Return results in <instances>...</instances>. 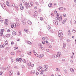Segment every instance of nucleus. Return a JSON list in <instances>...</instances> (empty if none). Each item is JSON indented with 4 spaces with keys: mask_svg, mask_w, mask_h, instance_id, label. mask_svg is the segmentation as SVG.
Masks as SVG:
<instances>
[{
    "mask_svg": "<svg viewBox=\"0 0 76 76\" xmlns=\"http://www.w3.org/2000/svg\"><path fill=\"white\" fill-rule=\"evenodd\" d=\"M61 19H62V17H60V16L58 15V14L57 13L56 14V20H59Z\"/></svg>",
    "mask_w": 76,
    "mask_h": 76,
    "instance_id": "obj_1",
    "label": "nucleus"
},
{
    "mask_svg": "<svg viewBox=\"0 0 76 76\" xmlns=\"http://www.w3.org/2000/svg\"><path fill=\"white\" fill-rule=\"evenodd\" d=\"M14 53L13 52H11V55H14Z\"/></svg>",
    "mask_w": 76,
    "mask_h": 76,
    "instance_id": "obj_38",
    "label": "nucleus"
},
{
    "mask_svg": "<svg viewBox=\"0 0 76 76\" xmlns=\"http://www.w3.org/2000/svg\"><path fill=\"white\" fill-rule=\"evenodd\" d=\"M7 32H10V29H8L7 30Z\"/></svg>",
    "mask_w": 76,
    "mask_h": 76,
    "instance_id": "obj_52",
    "label": "nucleus"
},
{
    "mask_svg": "<svg viewBox=\"0 0 76 76\" xmlns=\"http://www.w3.org/2000/svg\"><path fill=\"white\" fill-rule=\"evenodd\" d=\"M17 49H18V47H15L14 48V50H17Z\"/></svg>",
    "mask_w": 76,
    "mask_h": 76,
    "instance_id": "obj_26",
    "label": "nucleus"
},
{
    "mask_svg": "<svg viewBox=\"0 0 76 76\" xmlns=\"http://www.w3.org/2000/svg\"><path fill=\"white\" fill-rule=\"evenodd\" d=\"M33 4L34 2H30L28 3V5L31 7H32Z\"/></svg>",
    "mask_w": 76,
    "mask_h": 76,
    "instance_id": "obj_2",
    "label": "nucleus"
},
{
    "mask_svg": "<svg viewBox=\"0 0 76 76\" xmlns=\"http://www.w3.org/2000/svg\"><path fill=\"white\" fill-rule=\"evenodd\" d=\"M46 51L47 52H49V51H50V50L48 49H47L46 50Z\"/></svg>",
    "mask_w": 76,
    "mask_h": 76,
    "instance_id": "obj_50",
    "label": "nucleus"
},
{
    "mask_svg": "<svg viewBox=\"0 0 76 76\" xmlns=\"http://www.w3.org/2000/svg\"><path fill=\"white\" fill-rule=\"evenodd\" d=\"M5 25H8V23L7 22H5Z\"/></svg>",
    "mask_w": 76,
    "mask_h": 76,
    "instance_id": "obj_39",
    "label": "nucleus"
},
{
    "mask_svg": "<svg viewBox=\"0 0 76 76\" xmlns=\"http://www.w3.org/2000/svg\"><path fill=\"white\" fill-rule=\"evenodd\" d=\"M12 6L13 7H15V5L13 4H12Z\"/></svg>",
    "mask_w": 76,
    "mask_h": 76,
    "instance_id": "obj_64",
    "label": "nucleus"
},
{
    "mask_svg": "<svg viewBox=\"0 0 76 76\" xmlns=\"http://www.w3.org/2000/svg\"><path fill=\"white\" fill-rule=\"evenodd\" d=\"M5 44L6 45H8V42H7V41L6 40L5 42Z\"/></svg>",
    "mask_w": 76,
    "mask_h": 76,
    "instance_id": "obj_25",
    "label": "nucleus"
},
{
    "mask_svg": "<svg viewBox=\"0 0 76 76\" xmlns=\"http://www.w3.org/2000/svg\"><path fill=\"white\" fill-rule=\"evenodd\" d=\"M54 5L55 6H57V4L56 3H54Z\"/></svg>",
    "mask_w": 76,
    "mask_h": 76,
    "instance_id": "obj_51",
    "label": "nucleus"
},
{
    "mask_svg": "<svg viewBox=\"0 0 76 76\" xmlns=\"http://www.w3.org/2000/svg\"><path fill=\"white\" fill-rule=\"evenodd\" d=\"M0 21L1 23H3V20H1Z\"/></svg>",
    "mask_w": 76,
    "mask_h": 76,
    "instance_id": "obj_56",
    "label": "nucleus"
},
{
    "mask_svg": "<svg viewBox=\"0 0 76 76\" xmlns=\"http://www.w3.org/2000/svg\"><path fill=\"white\" fill-rule=\"evenodd\" d=\"M22 61V58H20L18 59V61L19 62H21Z\"/></svg>",
    "mask_w": 76,
    "mask_h": 76,
    "instance_id": "obj_29",
    "label": "nucleus"
},
{
    "mask_svg": "<svg viewBox=\"0 0 76 76\" xmlns=\"http://www.w3.org/2000/svg\"><path fill=\"white\" fill-rule=\"evenodd\" d=\"M24 31L25 32H26L27 33L28 32V30L27 29H24Z\"/></svg>",
    "mask_w": 76,
    "mask_h": 76,
    "instance_id": "obj_21",
    "label": "nucleus"
},
{
    "mask_svg": "<svg viewBox=\"0 0 76 76\" xmlns=\"http://www.w3.org/2000/svg\"><path fill=\"white\" fill-rule=\"evenodd\" d=\"M37 15H38V12H37V11L35 12L34 15V17H37Z\"/></svg>",
    "mask_w": 76,
    "mask_h": 76,
    "instance_id": "obj_5",
    "label": "nucleus"
},
{
    "mask_svg": "<svg viewBox=\"0 0 76 76\" xmlns=\"http://www.w3.org/2000/svg\"><path fill=\"white\" fill-rule=\"evenodd\" d=\"M27 42L28 44H29L30 45L32 44V43L29 41H27Z\"/></svg>",
    "mask_w": 76,
    "mask_h": 76,
    "instance_id": "obj_22",
    "label": "nucleus"
},
{
    "mask_svg": "<svg viewBox=\"0 0 76 76\" xmlns=\"http://www.w3.org/2000/svg\"><path fill=\"white\" fill-rule=\"evenodd\" d=\"M6 4L8 6H9V3L8 2V1H7L6 2Z\"/></svg>",
    "mask_w": 76,
    "mask_h": 76,
    "instance_id": "obj_31",
    "label": "nucleus"
},
{
    "mask_svg": "<svg viewBox=\"0 0 76 76\" xmlns=\"http://www.w3.org/2000/svg\"><path fill=\"white\" fill-rule=\"evenodd\" d=\"M25 6L26 8H28V3L26 2L25 3Z\"/></svg>",
    "mask_w": 76,
    "mask_h": 76,
    "instance_id": "obj_13",
    "label": "nucleus"
},
{
    "mask_svg": "<svg viewBox=\"0 0 76 76\" xmlns=\"http://www.w3.org/2000/svg\"><path fill=\"white\" fill-rule=\"evenodd\" d=\"M40 20H43V19L42 17H40Z\"/></svg>",
    "mask_w": 76,
    "mask_h": 76,
    "instance_id": "obj_44",
    "label": "nucleus"
},
{
    "mask_svg": "<svg viewBox=\"0 0 76 76\" xmlns=\"http://www.w3.org/2000/svg\"><path fill=\"white\" fill-rule=\"evenodd\" d=\"M22 23L24 25H25L26 24V20L25 19H24L22 21Z\"/></svg>",
    "mask_w": 76,
    "mask_h": 76,
    "instance_id": "obj_3",
    "label": "nucleus"
},
{
    "mask_svg": "<svg viewBox=\"0 0 76 76\" xmlns=\"http://www.w3.org/2000/svg\"><path fill=\"white\" fill-rule=\"evenodd\" d=\"M34 54L37 57H38V54L36 52H35L34 53Z\"/></svg>",
    "mask_w": 76,
    "mask_h": 76,
    "instance_id": "obj_23",
    "label": "nucleus"
},
{
    "mask_svg": "<svg viewBox=\"0 0 76 76\" xmlns=\"http://www.w3.org/2000/svg\"><path fill=\"white\" fill-rule=\"evenodd\" d=\"M53 22L54 23H55L56 25H58V23H57V21L55 20H53Z\"/></svg>",
    "mask_w": 76,
    "mask_h": 76,
    "instance_id": "obj_9",
    "label": "nucleus"
},
{
    "mask_svg": "<svg viewBox=\"0 0 76 76\" xmlns=\"http://www.w3.org/2000/svg\"><path fill=\"white\" fill-rule=\"evenodd\" d=\"M11 45H13V44H14V42H11Z\"/></svg>",
    "mask_w": 76,
    "mask_h": 76,
    "instance_id": "obj_42",
    "label": "nucleus"
},
{
    "mask_svg": "<svg viewBox=\"0 0 76 76\" xmlns=\"http://www.w3.org/2000/svg\"><path fill=\"white\" fill-rule=\"evenodd\" d=\"M24 9V7H20V9L21 10H23Z\"/></svg>",
    "mask_w": 76,
    "mask_h": 76,
    "instance_id": "obj_37",
    "label": "nucleus"
},
{
    "mask_svg": "<svg viewBox=\"0 0 76 76\" xmlns=\"http://www.w3.org/2000/svg\"><path fill=\"white\" fill-rule=\"evenodd\" d=\"M43 57H44V55H43V54H41L39 56V57L40 58H41Z\"/></svg>",
    "mask_w": 76,
    "mask_h": 76,
    "instance_id": "obj_11",
    "label": "nucleus"
},
{
    "mask_svg": "<svg viewBox=\"0 0 76 76\" xmlns=\"http://www.w3.org/2000/svg\"><path fill=\"white\" fill-rule=\"evenodd\" d=\"M31 67H34V64H32L31 65Z\"/></svg>",
    "mask_w": 76,
    "mask_h": 76,
    "instance_id": "obj_60",
    "label": "nucleus"
},
{
    "mask_svg": "<svg viewBox=\"0 0 76 76\" xmlns=\"http://www.w3.org/2000/svg\"><path fill=\"white\" fill-rule=\"evenodd\" d=\"M28 24H29L30 25H31V24H32V22H31L30 20H28Z\"/></svg>",
    "mask_w": 76,
    "mask_h": 76,
    "instance_id": "obj_18",
    "label": "nucleus"
},
{
    "mask_svg": "<svg viewBox=\"0 0 76 76\" xmlns=\"http://www.w3.org/2000/svg\"><path fill=\"white\" fill-rule=\"evenodd\" d=\"M23 61L25 63H26V61L25 60V59H23Z\"/></svg>",
    "mask_w": 76,
    "mask_h": 76,
    "instance_id": "obj_32",
    "label": "nucleus"
},
{
    "mask_svg": "<svg viewBox=\"0 0 76 76\" xmlns=\"http://www.w3.org/2000/svg\"><path fill=\"white\" fill-rule=\"evenodd\" d=\"M34 9H37V7L36 6H35L34 7Z\"/></svg>",
    "mask_w": 76,
    "mask_h": 76,
    "instance_id": "obj_54",
    "label": "nucleus"
},
{
    "mask_svg": "<svg viewBox=\"0 0 76 76\" xmlns=\"http://www.w3.org/2000/svg\"><path fill=\"white\" fill-rule=\"evenodd\" d=\"M28 66H31V63H29L28 64Z\"/></svg>",
    "mask_w": 76,
    "mask_h": 76,
    "instance_id": "obj_36",
    "label": "nucleus"
},
{
    "mask_svg": "<svg viewBox=\"0 0 76 76\" xmlns=\"http://www.w3.org/2000/svg\"><path fill=\"white\" fill-rule=\"evenodd\" d=\"M52 58H57V55H53L52 56Z\"/></svg>",
    "mask_w": 76,
    "mask_h": 76,
    "instance_id": "obj_12",
    "label": "nucleus"
},
{
    "mask_svg": "<svg viewBox=\"0 0 76 76\" xmlns=\"http://www.w3.org/2000/svg\"><path fill=\"white\" fill-rule=\"evenodd\" d=\"M5 22H8V20H7V19H5Z\"/></svg>",
    "mask_w": 76,
    "mask_h": 76,
    "instance_id": "obj_46",
    "label": "nucleus"
},
{
    "mask_svg": "<svg viewBox=\"0 0 76 76\" xmlns=\"http://www.w3.org/2000/svg\"><path fill=\"white\" fill-rule=\"evenodd\" d=\"M1 6H2V7L4 9L6 8V6H5V5L3 4H1Z\"/></svg>",
    "mask_w": 76,
    "mask_h": 76,
    "instance_id": "obj_7",
    "label": "nucleus"
},
{
    "mask_svg": "<svg viewBox=\"0 0 76 76\" xmlns=\"http://www.w3.org/2000/svg\"><path fill=\"white\" fill-rule=\"evenodd\" d=\"M58 33L59 34L58 35V37H60V35H61L60 34H61V33H62V31L61 30H59L58 32Z\"/></svg>",
    "mask_w": 76,
    "mask_h": 76,
    "instance_id": "obj_10",
    "label": "nucleus"
},
{
    "mask_svg": "<svg viewBox=\"0 0 76 76\" xmlns=\"http://www.w3.org/2000/svg\"><path fill=\"white\" fill-rule=\"evenodd\" d=\"M16 24L15 23H14L11 26V27L12 28H16Z\"/></svg>",
    "mask_w": 76,
    "mask_h": 76,
    "instance_id": "obj_4",
    "label": "nucleus"
},
{
    "mask_svg": "<svg viewBox=\"0 0 76 76\" xmlns=\"http://www.w3.org/2000/svg\"><path fill=\"white\" fill-rule=\"evenodd\" d=\"M3 32H0V36H2L3 35Z\"/></svg>",
    "mask_w": 76,
    "mask_h": 76,
    "instance_id": "obj_34",
    "label": "nucleus"
},
{
    "mask_svg": "<svg viewBox=\"0 0 76 76\" xmlns=\"http://www.w3.org/2000/svg\"><path fill=\"white\" fill-rule=\"evenodd\" d=\"M36 75H39V72H36Z\"/></svg>",
    "mask_w": 76,
    "mask_h": 76,
    "instance_id": "obj_63",
    "label": "nucleus"
},
{
    "mask_svg": "<svg viewBox=\"0 0 76 76\" xmlns=\"http://www.w3.org/2000/svg\"><path fill=\"white\" fill-rule=\"evenodd\" d=\"M70 71L71 72H74V69H73L72 68H71L70 69Z\"/></svg>",
    "mask_w": 76,
    "mask_h": 76,
    "instance_id": "obj_16",
    "label": "nucleus"
},
{
    "mask_svg": "<svg viewBox=\"0 0 76 76\" xmlns=\"http://www.w3.org/2000/svg\"><path fill=\"white\" fill-rule=\"evenodd\" d=\"M32 73H35V71H34V70H32Z\"/></svg>",
    "mask_w": 76,
    "mask_h": 76,
    "instance_id": "obj_49",
    "label": "nucleus"
},
{
    "mask_svg": "<svg viewBox=\"0 0 76 76\" xmlns=\"http://www.w3.org/2000/svg\"><path fill=\"white\" fill-rule=\"evenodd\" d=\"M72 32H76V30L75 29H73L72 30Z\"/></svg>",
    "mask_w": 76,
    "mask_h": 76,
    "instance_id": "obj_43",
    "label": "nucleus"
},
{
    "mask_svg": "<svg viewBox=\"0 0 76 76\" xmlns=\"http://www.w3.org/2000/svg\"><path fill=\"white\" fill-rule=\"evenodd\" d=\"M22 6V3H20V7H21Z\"/></svg>",
    "mask_w": 76,
    "mask_h": 76,
    "instance_id": "obj_41",
    "label": "nucleus"
},
{
    "mask_svg": "<svg viewBox=\"0 0 76 76\" xmlns=\"http://www.w3.org/2000/svg\"><path fill=\"white\" fill-rule=\"evenodd\" d=\"M17 41H20V39H17Z\"/></svg>",
    "mask_w": 76,
    "mask_h": 76,
    "instance_id": "obj_59",
    "label": "nucleus"
},
{
    "mask_svg": "<svg viewBox=\"0 0 76 76\" xmlns=\"http://www.w3.org/2000/svg\"><path fill=\"white\" fill-rule=\"evenodd\" d=\"M63 9V7H61L59 8V10H61Z\"/></svg>",
    "mask_w": 76,
    "mask_h": 76,
    "instance_id": "obj_35",
    "label": "nucleus"
},
{
    "mask_svg": "<svg viewBox=\"0 0 76 76\" xmlns=\"http://www.w3.org/2000/svg\"><path fill=\"white\" fill-rule=\"evenodd\" d=\"M16 32L15 31H13L12 32V34L13 35H16Z\"/></svg>",
    "mask_w": 76,
    "mask_h": 76,
    "instance_id": "obj_20",
    "label": "nucleus"
},
{
    "mask_svg": "<svg viewBox=\"0 0 76 76\" xmlns=\"http://www.w3.org/2000/svg\"><path fill=\"white\" fill-rule=\"evenodd\" d=\"M4 31V29H1L0 32H3Z\"/></svg>",
    "mask_w": 76,
    "mask_h": 76,
    "instance_id": "obj_30",
    "label": "nucleus"
},
{
    "mask_svg": "<svg viewBox=\"0 0 76 76\" xmlns=\"http://www.w3.org/2000/svg\"><path fill=\"white\" fill-rule=\"evenodd\" d=\"M57 12L56 11H54V13L55 15H56V13H57Z\"/></svg>",
    "mask_w": 76,
    "mask_h": 76,
    "instance_id": "obj_45",
    "label": "nucleus"
},
{
    "mask_svg": "<svg viewBox=\"0 0 76 76\" xmlns=\"http://www.w3.org/2000/svg\"><path fill=\"white\" fill-rule=\"evenodd\" d=\"M63 16L64 17H66V14H64Z\"/></svg>",
    "mask_w": 76,
    "mask_h": 76,
    "instance_id": "obj_48",
    "label": "nucleus"
},
{
    "mask_svg": "<svg viewBox=\"0 0 76 76\" xmlns=\"http://www.w3.org/2000/svg\"><path fill=\"white\" fill-rule=\"evenodd\" d=\"M4 45H1L0 47L1 48H4Z\"/></svg>",
    "mask_w": 76,
    "mask_h": 76,
    "instance_id": "obj_15",
    "label": "nucleus"
},
{
    "mask_svg": "<svg viewBox=\"0 0 76 76\" xmlns=\"http://www.w3.org/2000/svg\"><path fill=\"white\" fill-rule=\"evenodd\" d=\"M44 70L45 71H47V67H46V66L44 67Z\"/></svg>",
    "mask_w": 76,
    "mask_h": 76,
    "instance_id": "obj_24",
    "label": "nucleus"
},
{
    "mask_svg": "<svg viewBox=\"0 0 76 76\" xmlns=\"http://www.w3.org/2000/svg\"><path fill=\"white\" fill-rule=\"evenodd\" d=\"M49 7H51L52 6V4H51V3H49L48 4Z\"/></svg>",
    "mask_w": 76,
    "mask_h": 76,
    "instance_id": "obj_28",
    "label": "nucleus"
},
{
    "mask_svg": "<svg viewBox=\"0 0 76 76\" xmlns=\"http://www.w3.org/2000/svg\"><path fill=\"white\" fill-rule=\"evenodd\" d=\"M2 74H3V72L1 71H0V75H2Z\"/></svg>",
    "mask_w": 76,
    "mask_h": 76,
    "instance_id": "obj_40",
    "label": "nucleus"
},
{
    "mask_svg": "<svg viewBox=\"0 0 76 76\" xmlns=\"http://www.w3.org/2000/svg\"><path fill=\"white\" fill-rule=\"evenodd\" d=\"M42 44H45V41H42Z\"/></svg>",
    "mask_w": 76,
    "mask_h": 76,
    "instance_id": "obj_47",
    "label": "nucleus"
},
{
    "mask_svg": "<svg viewBox=\"0 0 76 76\" xmlns=\"http://www.w3.org/2000/svg\"><path fill=\"white\" fill-rule=\"evenodd\" d=\"M61 37H63V34H61Z\"/></svg>",
    "mask_w": 76,
    "mask_h": 76,
    "instance_id": "obj_61",
    "label": "nucleus"
},
{
    "mask_svg": "<svg viewBox=\"0 0 76 76\" xmlns=\"http://www.w3.org/2000/svg\"><path fill=\"white\" fill-rule=\"evenodd\" d=\"M42 39L43 40H45V38L44 37H43L42 38Z\"/></svg>",
    "mask_w": 76,
    "mask_h": 76,
    "instance_id": "obj_57",
    "label": "nucleus"
},
{
    "mask_svg": "<svg viewBox=\"0 0 76 76\" xmlns=\"http://www.w3.org/2000/svg\"><path fill=\"white\" fill-rule=\"evenodd\" d=\"M61 53L60 52H57V56L58 57H60V55H61Z\"/></svg>",
    "mask_w": 76,
    "mask_h": 76,
    "instance_id": "obj_6",
    "label": "nucleus"
},
{
    "mask_svg": "<svg viewBox=\"0 0 76 76\" xmlns=\"http://www.w3.org/2000/svg\"><path fill=\"white\" fill-rule=\"evenodd\" d=\"M67 20V19H65V20H64L62 22V23H66V21Z\"/></svg>",
    "mask_w": 76,
    "mask_h": 76,
    "instance_id": "obj_19",
    "label": "nucleus"
},
{
    "mask_svg": "<svg viewBox=\"0 0 76 76\" xmlns=\"http://www.w3.org/2000/svg\"><path fill=\"white\" fill-rule=\"evenodd\" d=\"M39 67L40 68V69H42V67H41V66H39Z\"/></svg>",
    "mask_w": 76,
    "mask_h": 76,
    "instance_id": "obj_55",
    "label": "nucleus"
},
{
    "mask_svg": "<svg viewBox=\"0 0 76 76\" xmlns=\"http://www.w3.org/2000/svg\"><path fill=\"white\" fill-rule=\"evenodd\" d=\"M28 55H31V54H32V53L31 51L28 52Z\"/></svg>",
    "mask_w": 76,
    "mask_h": 76,
    "instance_id": "obj_27",
    "label": "nucleus"
},
{
    "mask_svg": "<svg viewBox=\"0 0 76 76\" xmlns=\"http://www.w3.org/2000/svg\"><path fill=\"white\" fill-rule=\"evenodd\" d=\"M10 67V66H8L7 67V69H8V70H9V69Z\"/></svg>",
    "mask_w": 76,
    "mask_h": 76,
    "instance_id": "obj_62",
    "label": "nucleus"
},
{
    "mask_svg": "<svg viewBox=\"0 0 76 76\" xmlns=\"http://www.w3.org/2000/svg\"><path fill=\"white\" fill-rule=\"evenodd\" d=\"M17 74L18 75V76H19V75H20V72H19V71H18L17 72Z\"/></svg>",
    "mask_w": 76,
    "mask_h": 76,
    "instance_id": "obj_33",
    "label": "nucleus"
},
{
    "mask_svg": "<svg viewBox=\"0 0 76 76\" xmlns=\"http://www.w3.org/2000/svg\"><path fill=\"white\" fill-rule=\"evenodd\" d=\"M48 28H49V29H51V27L50 26H48Z\"/></svg>",
    "mask_w": 76,
    "mask_h": 76,
    "instance_id": "obj_53",
    "label": "nucleus"
},
{
    "mask_svg": "<svg viewBox=\"0 0 76 76\" xmlns=\"http://www.w3.org/2000/svg\"><path fill=\"white\" fill-rule=\"evenodd\" d=\"M10 34H7L6 35V37H7V38H9V37H10Z\"/></svg>",
    "mask_w": 76,
    "mask_h": 76,
    "instance_id": "obj_14",
    "label": "nucleus"
},
{
    "mask_svg": "<svg viewBox=\"0 0 76 76\" xmlns=\"http://www.w3.org/2000/svg\"><path fill=\"white\" fill-rule=\"evenodd\" d=\"M43 73H44V71H43V70H42L40 72V75H42L43 74Z\"/></svg>",
    "mask_w": 76,
    "mask_h": 76,
    "instance_id": "obj_17",
    "label": "nucleus"
},
{
    "mask_svg": "<svg viewBox=\"0 0 76 76\" xmlns=\"http://www.w3.org/2000/svg\"><path fill=\"white\" fill-rule=\"evenodd\" d=\"M19 61V59L18 58H17L16 60V61Z\"/></svg>",
    "mask_w": 76,
    "mask_h": 76,
    "instance_id": "obj_58",
    "label": "nucleus"
},
{
    "mask_svg": "<svg viewBox=\"0 0 76 76\" xmlns=\"http://www.w3.org/2000/svg\"><path fill=\"white\" fill-rule=\"evenodd\" d=\"M9 76H11L13 74V72L12 71H10L9 72Z\"/></svg>",
    "mask_w": 76,
    "mask_h": 76,
    "instance_id": "obj_8",
    "label": "nucleus"
}]
</instances>
